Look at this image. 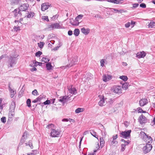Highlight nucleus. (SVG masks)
Segmentation results:
<instances>
[{
	"instance_id": "a19ab883",
	"label": "nucleus",
	"mask_w": 155,
	"mask_h": 155,
	"mask_svg": "<svg viewBox=\"0 0 155 155\" xmlns=\"http://www.w3.org/2000/svg\"><path fill=\"white\" fill-rule=\"evenodd\" d=\"M25 140L26 139L21 137L20 141L19 144V146H21L25 142Z\"/></svg>"
},
{
	"instance_id": "3c124183",
	"label": "nucleus",
	"mask_w": 155,
	"mask_h": 155,
	"mask_svg": "<svg viewBox=\"0 0 155 155\" xmlns=\"http://www.w3.org/2000/svg\"><path fill=\"white\" fill-rule=\"evenodd\" d=\"M1 121L3 123H5L6 122V118L5 117H3L1 118Z\"/></svg>"
},
{
	"instance_id": "f3484780",
	"label": "nucleus",
	"mask_w": 155,
	"mask_h": 155,
	"mask_svg": "<svg viewBox=\"0 0 155 155\" xmlns=\"http://www.w3.org/2000/svg\"><path fill=\"white\" fill-rule=\"evenodd\" d=\"M81 32L84 35H88L90 32V29L89 28H85L84 27H83L81 29Z\"/></svg>"
},
{
	"instance_id": "b1692460",
	"label": "nucleus",
	"mask_w": 155,
	"mask_h": 155,
	"mask_svg": "<svg viewBox=\"0 0 155 155\" xmlns=\"http://www.w3.org/2000/svg\"><path fill=\"white\" fill-rule=\"evenodd\" d=\"M27 14L25 17L28 18H32L35 15V13L32 12H28Z\"/></svg>"
},
{
	"instance_id": "bf43d9fd",
	"label": "nucleus",
	"mask_w": 155,
	"mask_h": 155,
	"mask_svg": "<svg viewBox=\"0 0 155 155\" xmlns=\"http://www.w3.org/2000/svg\"><path fill=\"white\" fill-rule=\"evenodd\" d=\"M73 32L71 30H70L68 32V34L69 35L71 36L72 35Z\"/></svg>"
},
{
	"instance_id": "7c9ffc66",
	"label": "nucleus",
	"mask_w": 155,
	"mask_h": 155,
	"mask_svg": "<svg viewBox=\"0 0 155 155\" xmlns=\"http://www.w3.org/2000/svg\"><path fill=\"white\" fill-rule=\"evenodd\" d=\"M100 146H101V147H102L104 146L105 143V142L103 137H101L100 139Z\"/></svg>"
},
{
	"instance_id": "ddd939ff",
	"label": "nucleus",
	"mask_w": 155,
	"mask_h": 155,
	"mask_svg": "<svg viewBox=\"0 0 155 155\" xmlns=\"http://www.w3.org/2000/svg\"><path fill=\"white\" fill-rule=\"evenodd\" d=\"M148 103V100L146 98L141 99L139 101L140 105L141 107H143L146 105Z\"/></svg>"
},
{
	"instance_id": "bb28decb",
	"label": "nucleus",
	"mask_w": 155,
	"mask_h": 155,
	"mask_svg": "<svg viewBox=\"0 0 155 155\" xmlns=\"http://www.w3.org/2000/svg\"><path fill=\"white\" fill-rule=\"evenodd\" d=\"M46 67L47 70H50L52 69V68H53V66L51 65V62H48L46 64Z\"/></svg>"
},
{
	"instance_id": "6ab92c4d",
	"label": "nucleus",
	"mask_w": 155,
	"mask_h": 155,
	"mask_svg": "<svg viewBox=\"0 0 155 155\" xmlns=\"http://www.w3.org/2000/svg\"><path fill=\"white\" fill-rule=\"evenodd\" d=\"M8 89L9 90V91L11 93V94H10V97H11L12 98L13 97L14 95L16 94V92L15 91L13 90V89H12L11 88V87L10 86V83H9L8 84Z\"/></svg>"
},
{
	"instance_id": "aec40b11",
	"label": "nucleus",
	"mask_w": 155,
	"mask_h": 155,
	"mask_svg": "<svg viewBox=\"0 0 155 155\" xmlns=\"http://www.w3.org/2000/svg\"><path fill=\"white\" fill-rule=\"evenodd\" d=\"M50 5H48L47 3H43L41 5V10L43 11H44L48 8Z\"/></svg>"
},
{
	"instance_id": "1a4fd4ad",
	"label": "nucleus",
	"mask_w": 155,
	"mask_h": 155,
	"mask_svg": "<svg viewBox=\"0 0 155 155\" xmlns=\"http://www.w3.org/2000/svg\"><path fill=\"white\" fill-rule=\"evenodd\" d=\"M117 134H116L115 136L113 135V140H112L111 139H109L108 140V142L110 145H113V144H117L118 143L117 141L115 140L117 138Z\"/></svg>"
},
{
	"instance_id": "4468645a",
	"label": "nucleus",
	"mask_w": 155,
	"mask_h": 155,
	"mask_svg": "<svg viewBox=\"0 0 155 155\" xmlns=\"http://www.w3.org/2000/svg\"><path fill=\"white\" fill-rule=\"evenodd\" d=\"M112 76L110 75L104 74V75L103 77V80L104 81L106 82L110 80L111 79H112Z\"/></svg>"
},
{
	"instance_id": "ea45409f",
	"label": "nucleus",
	"mask_w": 155,
	"mask_h": 155,
	"mask_svg": "<svg viewBox=\"0 0 155 155\" xmlns=\"http://www.w3.org/2000/svg\"><path fill=\"white\" fill-rule=\"evenodd\" d=\"M22 138L25 139H26L27 137V132L25 131L23 133V135L22 136Z\"/></svg>"
},
{
	"instance_id": "4be33fe9",
	"label": "nucleus",
	"mask_w": 155,
	"mask_h": 155,
	"mask_svg": "<svg viewBox=\"0 0 155 155\" xmlns=\"http://www.w3.org/2000/svg\"><path fill=\"white\" fill-rule=\"evenodd\" d=\"M68 90L69 92L73 94H76L77 92V91L76 89L74 87H73L72 86L70 89L68 88Z\"/></svg>"
},
{
	"instance_id": "c85d7f7f",
	"label": "nucleus",
	"mask_w": 155,
	"mask_h": 155,
	"mask_svg": "<svg viewBox=\"0 0 155 155\" xmlns=\"http://www.w3.org/2000/svg\"><path fill=\"white\" fill-rule=\"evenodd\" d=\"M149 28H155V22L153 21H151L149 24Z\"/></svg>"
},
{
	"instance_id": "f03ea898",
	"label": "nucleus",
	"mask_w": 155,
	"mask_h": 155,
	"mask_svg": "<svg viewBox=\"0 0 155 155\" xmlns=\"http://www.w3.org/2000/svg\"><path fill=\"white\" fill-rule=\"evenodd\" d=\"M16 57L10 56L8 60V64L11 67H13L16 63Z\"/></svg>"
},
{
	"instance_id": "774afa93",
	"label": "nucleus",
	"mask_w": 155,
	"mask_h": 155,
	"mask_svg": "<svg viewBox=\"0 0 155 155\" xmlns=\"http://www.w3.org/2000/svg\"><path fill=\"white\" fill-rule=\"evenodd\" d=\"M37 70V69L35 68H33L31 69V71H36Z\"/></svg>"
},
{
	"instance_id": "49530a36",
	"label": "nucleus",
	"mask_w": 155,
	"mask_h": 155,
	"mask_svg": "<svg viewBox=\"0 0 155 155\" xmlns=\"http://www.w3.org/2000/svg\"><path fill=\"white\" fill-rule=\"evenodd\" d=\"M42 53L41 51H38L35 53V55L36 57H40Z\"/></svg>"
},
{
	"instance_id": "f8f14e48",
	"label": "nucleus",
	"mask_w": 155,
	"mask_h": 155,
	"mask_svg": "<svg viewBox=\"0 0 155 155\" xmlns=\"http://www.w3.org/2000/svg\"><path fill=\"white\" fill-rule=\"evenodd\" d=\"M147 119L143 115H141L139 118V121L141 124L147 122Z\"/></svg>"
},
{
	"instance_id": "338daca9",
	"label": "nucleus",
	"mask_w": 155,
	"mask_h": 155,
	"mask_svg": "<svg viewBox=\"0 0 155 155\" xmlns=\"http://www.w3.org/2000/svg\"><path fill=\"white\" fill-rule=\"evenodd\" d=\"M59 48V47L58 46H57L55 47V48H54L53 49H52V50H54V51H56Z\"/></svg>"
},
{
	"instance_id": "dca6fc26",
	"label": "nucleus",
	"mask_w": 155,
	"mask_h": 155,
	"mask_svg": "<svg viewBox=\"0 0 155 155\" xmlns=\"http://www.w3.org/2000/svg\"><path fill=\"white\" fill-rule=\"evenodd\" d=\"M100 98L101 100L98 103V105L100 106H103L104 105L105 103L104 97L103 96H100Z\"/></svg>"
},
{
	"instance_id": "09e8293b",
	"label": "nucleus",
	"mask_w": 155,
	"mask_h": 155,
	"mask_svg": "<svg viewBox=\"0 0 155 155\" xmlns=\"http://www.w3.org/2000/svg\"><path fill=\"white\" fill-rule=\"evenodd\" d=\"M101 65V67H103L104 65V64L105 63L104 59H102L100 61Z\"/></svg>"
},
{
	"instance_id": "39448f33",
	"label": "nucleus",
	"mask_w": 155,
	"mask_h": 155,
	"mask_svg": "<svg viewBox=\"0 0 155 155\" xmlns=\"http://www.w3.org/2000/svg\"><path fill=\"white\" fill-rule=\"evenodd\" d=\"M152 148V145L149 143H147L144 146L143 149L144 153L146 154L150 152Z\"/></svg>"
},
{
	"instance_id": "f257e3e1",
	"label": "nucleus",
	"mask_w": 155,
	"mask_h": 155,
	"mask_svg": "<svg viewBox=\"0 0 155 155\" xmlns=\"http://www.w3.org/2000/svg\"><path fill=\"white\" fill-rule=\"evenodd\" d=\"M15 104L14 103H12L10 107L9 111L8 113L9 118H12L14 116L15 110Z\"/></svg>"
},
{
	"instance_id": "a211bd4d",
	"label": "nucleus",
	"mask_w": 155,
	"mask_h": 155,
	"mask_svg": "<svg viewBox=\"0 0 155 155\" xmlns=\"http://www.w3.org/2000/svg\"><path fill=\"white\" fill-rule=\"evenodd\" d=\"M143 134H145V136H144V137H146L147 138L146 141L148 143H152L153 141V139L152 137L147 135V134L143 132Z\"/></svg>"
},
{
	"instance_id": "9d476101",
	"label": "nucleus",
	"mask_w": 155,
	"mask_h": 155,
	"mask_svg": "<svg viewBox=\"0 0 155 155\" xmlns=\"http://www.w3.org/2000/svg\"><path fill=\"white\" fill-rule=\"evenodd\" d=\"M60 133L58 131L52 129L51 131V135L53 137H58Z\"/></svg>"
},
{
	"instance_id": "680f3d73",
	"label": "nucleus",
	"mask_w": 155,
	"mask_h": 155,
	"mask_svg": "<svg viewBox=\"0 0 155 155\" xmlns=\"http://www.w3.org/2000/svg\"><path fill=\"white\" fill-rule=\"evenodd\" d=\"M138 111V113H141L142 111H143V110L142 108L140 107H139L137 108Z\"/></svg>"
},
{
	"instance_id": "0eeeda50",
	"label": "nucleus",
	"mask_w": 155,
	"mask_h": 155,
	"mask_svg": "<svg viewBox=\"0 0 155 155\" xmlns=\"http://www.w3.org/2000/svg\"><path fill=\"white\" fill-rule=\"evenodd\" d=\"M21 11L18 8L15 9L12 11L14 16L16 19H17L19 17H21L22 14Z\"/></svg>"
},
{
	"instance_id": "412c9836",
	"label": "nucleus",
	"mask_w": 155,
	"mask_h": 155,
	"mask_svg": "<svg viewBox=\"0 0 155 155\" xmlns=\"http://www.w3.org/2000/svg\"><path fill=\"white\" fill-rule=\"evenodd\" d=\"M44 95L43 94H41L35 99L32 101V102L33 103H35L38 101H40L44 97Z\"/></svg>"
},
{
	"instance_id": "2f4dec72",
	"label": "nucleus",
	"mask_w": 155,
	"mask_h": 155,
	"mask_svg": "<svg viewBox=\"0 0 155 155\" xmlns=\"http://www.w3.org/2000/svg\"><path fill=\"white\" fill-rule=\"evenodd\" d=\"M70 23L73 25H78L79 24V20H76L75 19L73 22H72L71 21Z\"/></svg>"
},
{
	"instance_id": "c03bdc74",
	"label": "nucleus",
	"mask_w": 155,
	"mask_h": 155,
	"mask_svg": "<svg viewBox=\"0 0 155 155\" xmlns=\"http://www.w3.org/2000/svg\"><path fill=\"white\" fill-rule=\"evenodd\" d=\"M28 145L31 147V149H33V146L32 141L30 140L28 142Z\"/></svg>"
},
{
	"instance_id": "0e129e2a",
	"label": "nucleus",
	"mask_w": 155,
	"mask_h": 155,
	"mask_svg": "<svg viewBox=\"0 0 155 155\" xmlns=\"http://www.w3.org/2000/svg\"><path fill=\"white\" fill-rule=\"evenodd\" d=\"M136 22L135 21H131V22L130 23V25H133V26H134V25L135 24Z\"/></svg>"
},
{
	"instance_id": "423d86ee",
	"label": "nucleus",
	"mask_w": 155,
	"mask_h": 155,
	"mask_svg": "<svg viewBox=\"0 0 155 155\" xmlns=\"http://www.w3.org/2000/svg\"><path fill=\"white\" fill-rule=\"evenodd\" d=\"M29 5L28 3L21 4L18 8L21 11L26 12L28 9Z\"/></svg>"
},
{
	"instance_id": "2eb2a0df",
	"label": "nucleus",
	"mask_w": 155,
	"mask_h": 155,
	"mask_svg": "<svg viewBox=\"0 0 155 155\" xmlns=\"http://www.w3.org/2000/svg\"><path fill=\"white\" fill-rule=\"evenodd\" d=\"M146 53L144 51L137 53L136 54V57L138 58H143L146 56Z\"/></svg>"
},
{
	"instance_id": "4d7b16f0",
	"label": "nucleus",
	"mask_w": 155,
	"mask_h": 155,
	"mask_svg": "<svg viewBox=\"0 0 155 155\" xmlns=\"http://www.w3.org/2000/svg\"><path fill=\"white\" fill-rule=\"evenodd\" d=\"M100 148V147L99 146V145L98 143H97V146L96 147V149H95L94 150V152H96L97 150H99V149Z\"/></svg>"
},
{
	"instance_id": "20e7f679",
	"label": "nucleus",
	"mask_w": 155,
	"mask_h": 155,
	"mask_svg": "<svg viewBox=\"0 0 155 155\" xmlns=\"http://www.w3.org/2000/svg\"><path fill=\"white\" fill-rule=\"evenodd\" d=\"M70 63L68 65L69 67H71L74 64H76L78 61V57L76 56H74L70 59Z\"/></svg>"
},
{
	"instance_id": "72a5a7b5",
	"label": "nucleus",
	"mask_w": 155,
	"mask_h": 155,
	"mask_svg": "<svg viewBox=\"0 0 155 155\" xmlns=\"http://www.w3.org/2000/svg\"><path fill=\"white\" fill-rule=\"evenodd\" d=\"M129 85V84L128 83L125 82L123 84L122 87L123 89L126 90L128 88Z\"/></svg>"
},
{
	"instance_id": "c756f323",
	"label": "nucleus",
	"mask_w": 155,
	"mask_h": 155,
	"mask_svg": "<svg viewBox=\"0 0 155 155\" xmlns=\"http://www.w3.org/2000/svg\"><path fill=\"white\" fill-rule=\"evenodd\" d=\"M79 30L78 28L75 29L74 30V34L76 36H77L79 35Z\"/></svg>"
},
{
	"instance_id": "9b49d317",
	"label": "nucleus",
	"mask_w": 155,
	"mask_h": 155,
	"mask_svg": "<svg viewBox=\"0 0 155 155\" xmlns=\"http://www.w3.org/2000/svg\"><path fill=\"white\" fill-rule=\"evenodd\" d=\"M113 92L114 93L120 94L122 93L121 87L120 86H116L114 87Z\"/></svg>"
},
{
	"instance_id": "79ce46f5",
	"label": "nucleus",
	"mask_w": 155,
	"mask_h": 155,
	"mask_svg": "<svg viewBox=\"0 0 155 155\" xmlns=\"http://www.w3.org/2000/svg\"><path fill=\"white\" fill-rule=\"evenodd\" d=\"M33 63L35 64V66H37L38 65L40 66H41L42 64V63L37 61L35 60L34 61Z\"/></svg>"
},
{
	"instance_id": "e433bc0d",
	"label": "nucleus",
	"mask_w": 155,
	"mask_h": 155,
	"mask_svg": "<svg viewBox=\"0 0 155 155\" xmlns=\"http://www.w3.org/2000/svg\"><path fill=\"white\" fill-rule=\"evenodd\" d=\"M45 45V43L43 42H40V43H38V46L40 48H43Z\"/></svg>"
},
{
	"instance_id": "13d9d810",
	"label": "nucleus",
	"mask_w": 155,
	"mask_h": 155,
	"mask_svg": "<svg viewBox=\"0 0 155 155\" xmlns=\"http://www.w3.org/2000/svg\"><path fill=\"white\" fill-rule=\"evenodd\" d=\"M130 22H128L125 24V26L126 28H128L130 26Z\"/></svg>"
},
{
	"instance_id": "cd10ccee",
	"label": "nucleus",
	"mask_w": 155,
	"mask_h": 155,
	"mask_svg": "<svg viewBox=\"0 0 155 155\" xmlns=\"http://www.w3.org/2000/svg\"><path fill=\"white\" fill-rule=\"evenodd\" d=\"M129 144L128 142H126V143L121 144V150L122 151H124L125 148V147L126 145H127Z\"/></svg>"
},
{
	"instance_id": "5701e85b",
	"label": "nucleus",
	"mask_w": 155,
	"mask_h": 155,
	"mask_svg": "<svg viewBox=\"0 0 155 155\" xmlns=\"http://www.w3.org/2000/svg\"><path fill=\"white\" fill-rule=\"evenodd\" d=\"M68 97V96H66L61 97H60V99L59 100V101L64 104L66 102V99Z\"/></svg>"
},
{
	"instance_id": "6e6d98bb",
	"label": "nucleus",
	"mask_w": 155,
	"mask_h": 155,
	"mask_svg": "<svg viewBox=\"0 0 155 155\" xmlns=\"http://www.w3.org/2000/svg\"><path fill=\"white\" fill-rule=\"evenodd\" d=\"M20 27L19 26L17 27L16 26H15L14 29L15 31H17L18 30H20Z\"/></svg>"
},
{
	"instance_id": "603ef678",
	"label": "nucleus",
	"mask_w": 155,
	"mask_h": 155,
	"mask_svg": "<svg viewBox=\"0 0 155 155\" xmlns=\"http://www.w3.org/2000/svg\"><path fill=\"white\" fill-rule=\"evenodd\" d=\"M51 103L50 100H47L46 101L43 102V104L44 105H48L49 104Z\"/></svg>"
},
{
	"instance_id": "5fc2aeb1",
	"label": "nucleus",
	"mask_w": 155,
	"mask_h": 155,
	"mask_svg": "<svg viewBox=\"0 0 155 155\" xmlns=\"http://www.w3.org/2000/svg\"><path fill=\"white\" fill-rule=\"evenodd\" d=\"M140 7L143 8H145L146 7V5L144 3H142L140 5Z\"/></svg>"
},
{
	"instance_id": "7ed1b4c3",
	"label": "nucleus",
	"mask_w": 155,
	"mask_h": 155,
	"mask_svg": "<svg viewBox=\"0 0 155 155\" xmlns=\"http://www.w3.org/2000/svg\"><path fill=\"white\" fill-rule=\"evenodd\" d=\"M131 130H128L127 131H122L120 133V136L124 138H127L130 136Z\"/></svg>"
},
{
	"instance_id": "e2e57ef3",
	"label": "nucleus",
	"mask_w": 155,
	"mask_h": 155,
	"mask_svg": "<svg viewBox=\"0 0 155 155\" xmlns=\"http://www.w3.org/2000/svg\"><path fill=\"white\" fill-rule=\"evenodd\" d=\"M55 100V98H52V99H51L50 100V101H51V103L52 104H54V103Z\"/></svg>"
},
{
	"instance_id": "a18cd8bd",
	"label": "nucleus",
	"mask_w": 155,
	"mask_h": 155,
	"mask_svg": "<svg viewBox=\"0 0 155 155\" xmlns=\"http://www.w3.org/2000/svg\"><path fill=\"white\" fill-rule=\"evenodd\" d=\"M32 94L33 95L35 96L38 95V93L37 90L36 89L34 90L33 91H32Z\"/></svg>"
},
{
	"instance_id": "393cba45",
	"label": "nucleus",
	"mask_w": 155,
	"mask_h": 155,
	"mask_svg": "<svg viewBox=\"0 0 155 155\" xmlns=\"http://www.w3.org/2000/svg\"><path fill=\"white\" fill-rule=\"evenodd\" d=\"M112 11L115 13H122L124 12L123 9L118 10L114 8H111Z\"/></svg>"
},
{
	"instance_id": "6e6552de",
	"label": "nucleus",
	"mask_w": 155,
	"mask_h": 155,
	"mask_svg": "<svg viewBox=\"0 0 155 155\" xmlns=\"http://www.w3.org/2000/svg\"><path fill=\"white\" fill-rule=\"evenodd\" d=\"M61 26L58 23H55L49 25L48 26V28L50 30H53L54 28L59 29L61 28Z\"/></svg>"
},
{
	"instance_id": "4c0bfd02",
	"label": "nucleus",
	"mask_w": 155,
	"mask_h": 155,
	"mask_svg": "<svg viewBox=\"0 0 155 155\" xmlns=\"http://www.w3.org/2000/svg\"><path fill=\"white\" fill-rule=\"evenodd\" d=\"M26 104L27 106L28 107H31V100L30 99H28L26 101Z\"/></svg>"
},
{
	"instance_id": "a878e982",
	"label": "nucleus",
	"mask_w": 155,
	"mask_h": 155,
	"mask_svg": "<svg viewBox=\"0 0 155 155\" xmlns=\"http://www.w3.org/2000/svg\"><path fill=\"white\" fill-rule=\"evenodd\" d=\"M21 1V0H11V4L12 5H17L19 4Z\"/></svg>"
},
{
	"instance_id": "473e14b6",
	"label": "nucleus",
	"mask_w": 155,
	"mask_h": 155,
	"mask_svg": "<svg viewBox=\"0 0 155 155\" xmlns=\"http://www.w3.org/2000/svg\"><path fill=\"white\" fill-rule=\"evenodd\" d=\"M107 1L116 4H119L120 2L119 0H106Z\"/></svg>"
},
{
	"instance_id": "c9c22d12",
	"label": "nucleus",
	"mask_w": 155,
	"mask_h": 155,
	"mask_svg": "<svg viewBox=\"0 0 155 155\" xmlns=\"http://www.w3.org/2000/svg\"><path fill=\"white\" fill-rule=\"evenodd\" d=\"M90 133L94 137L98 139V138L96 137V133L95 132L94 130H91L90 131Z\"/></svg>"
},
{
	"instance_id": "37998d69",
	"label": "nucleus",
	"mask_w": 155,
	"mask_h": 155,
	"mask_svg": "<svg viewBox=\"0 0 155 155\" xmlns=\"http://www.w3.org/2000/svg\"><path fill=\"white\" fill-rule=\"evenodd\" d=\"M50 61V59L45 57H43L42 59V61L44 62L45 63H47Z\"/></svg>"
},
{
	"instance_id": "58836bf2",
	"label": "nucleus",
	"mask_w": 155,
	"mask_h": 155,
	"mask_svg": "<svg viewBox=\"0 0 155 155\" xmlns=\"http://www.w3.org/2000/svg\"><path fill=\"white\" fill-rule=\"evenodd\" d=\"M120 78L125 81H127L128 79L127 77L126 76H120Z\"/></svg>"
},
{
	"instance_id": "8fccbe9b",
	"label": "nucleus",
	"mask_w": 155,
	"mask_h": 155,
	"mask_svg": "<svg viewBox=\"0 0 155 155\" xmlns=\"http://www.w3.org/2000/svg\"><path fill=\"white\" fill-rule=\"evenodd\" d=\"M42 18L43 20H46L47 21H49L48 16H43L42 17Z\"/></svg>"
},
{
	"instance_id": "f704fd0d",
	"label": "nucleus",
	"mask_w": 155,
	"mask_h": 155,
	"mask_svg": "<svg viewBox=\"0 0 155 155\" xmlns=\"http://www.w3.org/2000/svg\"><path fill=\"white\" fill-rule=\"evenodd\" d=\"M84 110V108H78L75 110V112L76 113H79L83 112Z\"/></svg>"
},
{
	"instance_id": "864d4df0",
	"label": "nucleus",
	"mask_w": 155,
	"mask_h": 155,
	"mask_svg": "<svg viewBox=\"0 0 155 155\" xmlns=\"http://www.w3.org/2000/svg\"><path fill=\"white\" fill-rule=\"evenodd\" d=\"M139 4L137 3L134 4H133V7H132V8L133 9L135 8L138 7L139 6Z\"/></svg>"
},
{
	"instance_id": "de8ad7c7",
	"label": "nucleus",
	"mask_w": 155,
	"mask_h": 155,
	"mask_svg": "<svg viewBox=\"0 0 155 155\" xmlns=\"http://www.w3.org/2000/svg\"><path fill=\"white\" fill-rule=\"evenodd\" d=\"M83 17V15H80L78 16L76 18V20L78 21L79 19H81Z\"/></svg>"
},
{
	"instance_id": "69168bd1",
	"label": "nucleus",
	"mask_w": 155,
	"mask_h": 155,
	"mask_svg": "<svg viewBox=\"0 0 155 155\" xmlns=\"http://www.w3.org/2000/svg\"><path fill=\"white\" fill-rule=\"evenodd\" d=\"M114 101V99L113 100L111 99H110L109 101V103L110 104H112Z\"/></svg>"
},
{
	"instance_id": "052dcab7",
	"label": "nucleus",
	"mask_w": 155,
	"mask_h": 155,
	"mask_svg": "<svg viewBox=\"0 0 155 155\" xmlns=\"http://www.w3.org/2000/svg\"><path fill=\"white\" fill-rule=\"evenodd\" d=\"M83 137H82L81 138L80 140V142H79V148H81V141H82V139H83Z\"/></svg>"
}]
</instances>
